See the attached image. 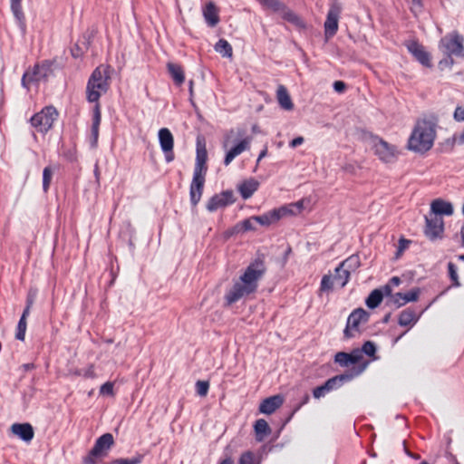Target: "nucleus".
I'll use <instances>...</instances> for the list:
<instances>
[{
	"label": "nucleus",
	"instance_id": "9",
	"mask_svg": "<svg viewBox=\"0 0 464 464\" xmlns=\"http://www.w3.org/2000/svg\"><path fill=\"white\" fill-rule=\"evenodd\" d=\"M51 65L49 61H44L34 64L32 69H28L22 77V86L30 90L32 84L46 80L51 72Z\"/></svg>",
	"mask_w": 464,
	"mask_h": 464
},
{
	"label": "nucleus",
	"instance_id": "33",
	"mask_svg": "<svg viewBox=\"0 0 464 464\" xmlns=\"http://www.w3.org/2000/svg\"><path fill=\"white\" fill-rule=\"evenodd\" d=\"M384 295L383 289H374L366 298V305L371 309L376 308L382 303Z\"/></svg>",
	"mask_w": 464,
	"mask_h": 464
},
{
	"label": "nucleus",
	"instance_id": "54",
	"mask_svg": "<svg viewBox=\"0 0 464 464\" xmlns=\"http://www.w3.org/2000/svg\"><path fill=\"white\" fill-rule=\"evenodd\" d=\"M327 393H328V392L326 391L324 384L321 386H318L313 390V396L315 399H320V398L325 396Z\"/></svg>",
	"mask_w": 464,
	"mask_h": 464
},
{
	"label": "nucleus",
	"instance_id": "23",
	"mask_svg": "<svg viewBox=\"0 0 464 464\" xmlns=\"http://www.w3.org/2000/svg\"><path fill=\"white\" fill-rule=\"evenodd\" d=\"M259 182L254 178L244 180L237 188L242 198L247 199L258 189Z\"/></svg>",
	"mask_w": 464,
	"mask_h": 464
},
{
	"label": "nucleus",
	"instance_id": "52",
	"mask_svg": "<svg viewBox=\"0 0 464 464\" xmlns=\"http://www.w3.org/2000/svg\"><path fill=\"white\" fill-rule=\"evenodd\" d=\"M392 302L398 306H402L407 304L406 298L403 296V293H396L394 295H392Z\"/></svg>",
	"mask_w": 464,
	"mask_h": 464
},
{
	"label": "nucleus",
	"instance_id": "17",
	"mask_svg": "<svg viewBox=\"0 0 464 464\" xmlns=\"http://www.w3.org/2000/svg\"><path fill=\"white\" fill-rule=\"evenodd\" d=\"M102 121L101 105L95 104L92 111V123L91 128L90 143L95 148L99 140V130Z\"/></svg>",
	"mask_w": 464,
	"mask_h": 464
},
{
	"label": "nucleus",
	"instance_id": "37",
	"mask_svg": "<svg viewBox=\"0 0 464 464\" xmlns=\"http://www.w3.org/2000/svg\"><path fill=\"white\" fill-rule=\"evenodd\" d=\"M238 464H260V461L253 451L246 450L240 455Z\"/></svg>",
	"mask_w": 464,
	"mask_h": 464
},
{
	"label": "nucleus",
	"instance_id": "4",
	"mask_svg": "<svg viewBox=\"0 0 464 464\" xmlns=\"http://www.w3.org/2000/svg\"><path fill=\"white\" fill-rule=\"evenodd\" d=\"M246 130L244 129L230 130L224 137L222 147L227 149L229 144L235 143L229 150H227L224 158V165L228 166L237 156L250 149L252 137L245 136Z\"/></svg>",
	"mask_w": 464,
	"mask_h": 464
},
{
	"label": "nucleus",
	"instance_id": "57",
	"mask_svg": "<svg viewBox=\"0 0 464 464\" xmlns=\"http://www.w3.org/2000/svg\"><path fill=\"white\" fill-rule=\"evenodd\" d=\"M144 455L137 453L131 459H127L128 464H140L143 461Z\"/></svg>",
	"mask_w": 464,
	"mask_h": 464
},
{
	"label": "nucleus",
	"instance_id": "43",
	"mask_svg": "<svg viewBox=\"0 0 464 464\" xmlns=\"http://www.w3.org/2000/svg\"><path fill=\"white\" fill-rule=\"evenodd\" d=\"M335 282L334 281V276L329 275H324L321 281L320 290L321 291H329L333 289Z\"/></svg>",
	"mask_w": 464,
	"mask_h": 464
},
{
	"label": "nucleus",
	"instance_id": "32",
	"mask_svg": "<svg viewBox=\"0 0 464 464\" xmlns=\"http://www.w3.org/2000/svg\"><path fill=\"white\" fill-rule=\"evenodd\" d=\"M256 224V219L253 217L244 219L237 223L233 227V233H244L246 231H252L256 229L255 225Z\"/></svg>",
	"mask_w": 464,
	"mask_h": 464
},
{
	"label": "nucleus",
	"instance_id": "5",
	"mask_svg": "<svg viewBox=\"0 0 464 464\" xmlns=\"http://www.w3.org/2000/svg\"><path fill=\"white\" fill-rule=\"evenodd\" d=\"M440 50L447 56L440 62L441 70L450 68L453 64L452 56L464 57V37L458 33H451L440 40Z\"/></svg>",
	"mask_w": 464,
	"mask_h": 464
},
{
	"label": "nucleus",
	"instance_id": "29",
	"mask_svg": "<svg viewBox=\"0 0 464 464\" xmlns=\"http://www.w3.org/2000/svg\"><path fill=\"white\" fill-rule=\"evenodd\" d=\"M256 433V440L257 441H263L264 439L271 433V428L267 421L264 419H258L254 425Z\"/></svg>",
	"mask_w": 464,
	"mask_h": 464
},
{
	"label": "nucleus",
	"instance_id": "30",
	"mask_svg": "<svg viewBox=\"0 0 464 464\" xmlns=\"http://www.w3.org/2000/svg\"><path fill=\"white\" fill-rule=\"evenodd\" d=\"M284 212L283 209H273L261 216H254L256 222L261 226H269L274 222L278 221V214Z\"/></svg>",
	"mask_w": 464,
	"mask_h": 464
},
{
	"label": "nucleus",
	"instance_id": "35",
	"mask_svg": "<svg viewBox=\"0 0 464 464\" xmlns=\"http://www.w3.org/2000/svg\"><path fill=\"white\" fill-rule=\"evenodd\" d=\"M215 50L224 57H231L233 54L232 46L226 39H219L215 45Z\"/></svg>",
	"mask_w": 464,
	"mask_h": 464
},
{
	"label": "nucleus",
	"instance_id": "64",
	"mask_svg": "<svg viewBox=\"0 0 464 464\" xmlns=\"http://www.w3.org/2000/svg\"><path fill=\"white\" fill-rule=\"evenodd\" d=\"M457 142L459 145L464 144V128L462 132L457 137Z\"/></svg>",
	"mask_w": 464,
	"mask_h": 464
},
{
	"label": "nucleus",
	"instance_id": "8",
	"mask_svg": "<svg viewBox=\"0 0 464 464\" xmlns=\"http://www.w3.org/2000/svg\"><path fill=\"white\" fill-rule=\"evenodd\" d=\"M370 314L362 308L353 310L348 316L346 326L343 330V336L346 339L354 338L361 334L362 324L368 323Z\"/></svg>",
	"mask_w": 464,
	"mask_h": 464
},
{
	"label": "nucleus",
	"instance_id": "61",
	"mask_svg": "<svg viewBox=\"0 0 464 464\" xmlns=\"http://www.w3.org/2000/svg\"><path fill=\"white\" fill-rule=\"evenodd\" d=\"M309 400H310L309 395H308L307 393H306V394H304V398H303V400H302L301 403H299V404L295 407V411H297L298 410H300V408H301L303 405L306 404V403L309 401Z\"/></svg>",
	"mask_w": 464,
	"mask_h": 464
},
{
	"label": "nucleus",
	"instance_id": "1",
	"mask_svg": "<svg viewBox=\"0 0 464 464\" xmlns=\"http://www.w3.org/2000/svg\"><path fill=\"white\" fill-rule=\"evenodd\" d=\"M266 273L265 263H250L224 295L226 306H231L242 298L256 293L259 282Z\"/></svg>",
	"mask_w": 464,
	"mask_h": 464
},
{
	"label": "nucleus",
	"instance_id": "47",
	"mask_svg": "<svg viewBox=\"0 0 464 464\" xmlns=\"http://www.w3.org/2000/svg\"><path fill=\"white\" fill-rule=\"evenodd\" d=\"M11 10L17 20L22 21L24 18L21 3H11Z\"/></svg>",
	"mask_w": 464,
	"mask_h": 464
},
{
	"label": "nucleus",
	"instance_id": "25",
	"mask_svg": "<svg viewBox=\"0 0 464 464\" xmlns=\"http://www.w3.org/2000/svg\"><path fill=\"white\" fill-rule=\"evenodd\" d=\"M167 70L175 84L180 86L185 82V73L183 67L179 63H168Z\"/></svg>",
	"mask_w": 464,
	"mask_h": 464
},
{
	"label": "nucleus",
	"instance_id": "38",
	"mask_svg": "<svg viewBox=\"0 0 464 464\" xmlns=\"http://www.w3.org/2000/svg\"><path fill=\"white\" fill-rule=\"evenodd\" d=\"M53 169L51 166H47L43 170V190L46 193L50 188V185L53 179Z\"/></svg>",
	"mask_w": 464,
	"mask_h": 464
},
{
	"label": "nucleus",
	"instance_id": "46",
	"mask_svg": "<svg viewBox=\"0 0 464 464\" xmlns=\"http://www.w3.org/2000/svg\"><path fill=\"white\" fill-rule=\"evenodd\" d=\"M114 383L112 382H106L100 388L101 395L114 396Z\"/></svg>",
	"mask_w": 464,
	"mask_h": 464
},
{
	"label": "nucleus",
	"instance_id": "24",
	"mask_svg": "<svg viewBox=\"0 0 464 464\" xmlns=\"http://www.w3.org/2000/svg\"><path fill=\"white\" fill-rule=\"evenodd\" d=\"M162 151H170L174 148V137L168 128H161L158 133Z\"/></svg>",
	"mask_w": 464,
	"mask_h": 464
},
{
	"label": "nucleus",
	"instance_id": "62",
	"mask_svg": "<svg viewBox=\"0 0 464 464\" xmlns=\"http://www.w3.org/2000/svg\"><path fill=\"white\" fill-rule=\"evenodd\" d=\"M164 154H165V158H166V161L167 162H170L174 160V152H173V150H170V151H163Z\"/></svg>",
	"mask_w": 464,
	"mask_h": 464
},
{
	"label": "nucleus",
	"instance_id": "44",
	"mask_svg": "<svg viewBox=\"0 0 464 464\" xmlns=\"http://www.w3.org/2000/svg\"><path fill=\"white\" fill-rule=\"evenodd\" d=\"M360 351H362V354L365 353L368 356H374L376 353V346L373 342L367 341L362 344V347L360 349Z\"/></svg>",
	"mask_w": 464,
	"mask_h": 464
},
{
	"label": "nucleus",
	"instance_id": "31",
	"mask_svg": "<svg viewBox=\"0 0 464 464\" xmlns=\"http://www.w3.org/2000/svg\"><path fill=\"white\" fill-rule=\"evenodd\" d=\"M344 263H340L339 266L335 268V272L334 276V281L335 282V285H339L340 287H343L349 280L350 273L343 268Z\"/></svg>",
	"mask_w": 464,
	"mask_h": 464
},
{
	"label": "nucleus",
	"instance_id": "13",
	"mask_svg": "<svg viewBox=\"0 0 464 464\" xmlns=\"http://www.w3.org/2000/svg\"><path fill=\"white\" fill-rule=\"evenodd\" d=\"M207 173L193 172L192 181L189 187V198L192 206H197L200 201L206 181Z\"/></svg>",
	"mask_w": 464,
	"mask_h": 464
},
{
	"label": "nucleus",
	"instance_id": "27",
	"mask_svg": "<svg viewBox=\"0 0 464 464\" xmlns=\"http://www.w3.org/2000/svg\"><path fill=\"white\" fill-rule=\"evenodd\" d=\"M430 216H425L426 226L424 228V234L430 240L435 239V221L432 218V215L435 214V199L431 200L430 203Z\"/></svg>",
	"mask_w": 464,
	"mask_h": 464
},
{
	"label": "nucleus",
	"instance_id": "36",
	"mask_svg": "<svg viewBox=\"0 0 464 464\" xmlns=\"http://www.w3.org/2000/svg\"><path fill=\"white\" fill-rule=\"evenodd\" d=\"M453 213L454 208L450 202L437 198V215L451 216Z\"/></svg>",
	"mask_w": 464,
	"mask_h": 464
},
{
	"label": "nucleus",
	"instance_id": "51",
	"mask_svg": "<svg viewBox=\"0 0 464 464\" xmlns=\"http://www.w3.org/2000/svg\"><path fill=\"white\" fill-rule=\"evenodd\" d=\"M456 144H458L457 137L452 136V137L447 139L446 140H444L443 142H441L440 146L442 149H445V150H452Z\"/></svg>",
	"mask_w": 464,
	"mask_h": 464
},
{
	"label": "nucleus",
	"instance_id": "12",
	"mask_svg": "<svg viewBox=\"0 0 464 464\" xmlns=\"http://www.w3.org/2000/svg\"><path fill=\"white\" fill-rule=\"evenodd\" d=\"M262 6L281 13L283 19L294 24H299L300 18L279 0H256Z\"/></svg>",
	"mask_w": 464,
	"mask_h": 464
},
{
	"label": "nucleus",
	"instance_id": "63",
	"mask_svg": "<svg viewBox=\"0 0 464 464\" xmlns=\"http://www.w3.org/2000/svg\"><path fill=\"white\" fill-rule=\"evenodd\" d=\"M444 231V224L442 221L439 222V220L437 219V237H439V235L440 233H443Z\"/></svg>",
	"mask_w": 464,
	"mask_h": 464
},
{
	"label": "nucleus",
	"instance_id": "7",
	"mask_svg": "<svg viewBox=\"0 0 464 464\" xmlns=\"http://www.w3.org/2000/svg\"><path fill=\"white\" fill-rule=\"evenodd\" d=\"M58 116L59 113L55 107L45 106L31 117L30 123L37 132L45 134L53 128Z\"/></svg>",
	"mask_w": 464,
	"mask_h": 464
},
{
	"label": "nucleus",
	"instance_id": "56",
	"mask_svg": "<svg viewBox=\"0 0 464 464\" xmlns=\"http://www.w3.org/2000/svg\"><path fill=\"white\" fill-rule=\"evenodd\" d=\"M333 86L334 90L339 93H342L346 90V83L343 81H335Z\"/></svg>",
	"mask_w": 464,
	"mask_h": 464
},
{
	"label": "nucleus",
	"instance_id": "45",
	"mask_svg": "<svg viewBox=\"0 0 464 464\" xmlns=\"http://www.w3.org/2000/svg\"><path fill=\"white\" fill-rule=\"evenodd\" d=\"M75 374L82 375L85 379H95L97 377L94 364L88 365L82 372L81 371H77Z\"/></svg>",
	"mask_w": 464,
	"mask_h": 464
},
{
	"label": "nucleus",
	"instance_id": "10",
	"mask_svg": "<svg viewBox=\"0 0 464 464\" xmlns=\"http://www.w3.org/2000/svg\"><path fill=\"white\" fill-rule=\"evenodd\" d=\"M342 13V5L337 0L330 4L324 22V34L327 39L334 36L338 31V23Z\"/></svg>",
	"mask_w": 464,
	"mask_h": 464
},
{
	"label": "nucleus",
	"instance_id": "20",
	"mask_svg": "<svg viewBox=\"0 0 464 464\" xmlns=\"http://www.w3.org/2000/svg\"><path fill=\"white\" fill-rule=\"evenodd\" d=\"M11 431L25 442H29L34 436V428L30 423H14Z\"/></svg>",
	"mask_w": 464,
	"mask_h": 464
},
{
	"label": "nucleus",
	"instance_id": "22",
	"mask_svg": "<svg viewBox=\"0 0 464 464\" xmlns=\"http://www.w3.org/2000/svg\"><path fill=\"white\" fill-rule=\"evenodd\" d=\"M219 11L213 2H208L203 8V16L210 27H215L220 21Z\"/></svg>",
	"mask_w": 464,
	"mask_h": 464
},
{
	"label": "nucleus",
	"instance_id": "48",
	"mask_svg": "<svg viewBox=\"0 0 464 464\" xmlns=\"http://www.w3.org/2000/svg\"><path fill=\"white\" fill-rule=\"evenodd\" d=\"M453 119L458 122L464 121V104L458 105L453 112Z\"/></svg>",
	"mask_w": 464,
	"mask_h": 464
},
{
	"label": "nucleus",
	"instance_id": "2",
	"mask_svg": "<svg viewBox=\"0 0 464 464\" xmlns=\"http://www.w3.org/2000/svg\"><path fill=\"white\" fill-rule=\"evenodd\" d=\"M435 137V121L422 119L417 121L408 140V149L416 152H425L431 149Z\"/></svg>",
	"mask_w": 464,
	"mask_h": 464
},
{
	"label": "nucleus",
	"instance_id": "59",
	"mask_svg": "<svg viewBox=\"0 0 464 464\" xmlns=\"http://www.w3.org/2000/svg\"><path fill=\"white\" fill-rule=\"evenodd\" d=\"M292 207L295 208V209L297 212V214L301 213V211L304 208V199L298 200L295 203H292Z\"/></svg>",
	"mask_w": 464,
	"mask_h": 464
},
{
	"label": "nucleus",
	"instance_id": "49",
	"mask_svg": "<svg viewBox=\"0 0 464 464\" xmlns=\"http://www.w3.org/2000/svg\"><path fill=\"white\" fill-rule=\"evenodd\" d=\"M449 274L452 281V285L455 286H459V283L458 281L457 269L453 263H449Z\"/></svg>",
	"mask_w": 464,
	"mask_h": 464
},
{
	"label": "nucleus",
	"instance_id": "3",
	"mask_svg": "<svg viewBox=\"0 0 464 464\" xmlns=\"http://www.w3.org/2000/svg\"><path fill=\"white\" fill-rule=\"evenodd\" d=\"M111 85L109 67L100 65L92 72L86 86V99L89 102L100 104L101 96L106 93Z\"/></svg>",
	"mask_w": 464,
	"mask_h": 464
},
{
	"label": "nucleus",
	"instance_id": "19",
	"mask_svg": "<svg viewBox=\"0 0 464 464\" xmlns=\"http://www.w3.org/2000/svg\"><path fill=\"white\" fill-rule=\"evenodd\" d=\"M284 403V399L281 395L270 396L262 401L259 405V411L265 414H272Z\"/></svg>",
	"mask_w": 464,
	"mask_h": 464
},
{
	"label": "nucleus",
	"instance_id": "39",
	"mask_svg": "<svg viewBox=\"0 0 464 464\" xmlns=\"http://www.w3.org/2000/svg\"><path fill=\"white\" fill-rule=\"evenodd\" d=\"M413 244L412 240L406 239L404 237H401L398 241L397 250L395 252V257L401 258L405 250H407L411 245Z\"/></svg>",
	"mask_w": 464,
	"mask_h": 464
},
{
	"label": "nucleus",
	"instance_id": "11",
	"mask_svg": "<svg viewBox=\"0 0 464 464\" xmlns=\"http://www.w3.org/2000/svg\"><path fill=\"white\" fill-rule=\"evenodd\" d=\"M372 150L379 160L383 162H392L397 157L395 147L378 136L372 138Z\"/></svg>",
	"mask_w": 464,
	"mask_h": 464
},
{
	"label": "nucleus",
	"instance_id": "60",
	"mask_svg": "<svg viewBox=\"0 0 464 464\" xmlns=\"http://www.w3.org/2000/svg\"><path fill=\"white\" fill-rule=\"evenodd\" d=\"M267 151L268 150L266 146L260 151L256 160V167H258L260 160L267 155Z\"/></svg>",
	"mask_w": 464,
	"mask_h": 464
},
{
	"label": "nucleus",
	"instance_id": "42",
	"mask_svg": "<svg viewBox=\"0 0 464 464\" xmlns=\"http://www.w3.org/2000/svg\"><path fill=\"white\" fill-rule=\"evenodd\" d=\"M209 389V382L208 381H198L196 382V392L200 397L207 396Z\"/></svg>",
	"mask_w": 464,
	"mask_h": 464
},
{
	"label": "nucleus",
	"instance_id": "21",
	"mask_svg": "<svg viewBox=\"0 0 464 464\" xmlns=\"http://www.w3.org/2000/svg\"><path fill=\"white\" fill-rule=\"evenodd\" d=\"M208 151L205 144H197L196 162L193 172L207 173Z\"/></svg>",
	"mask_w": 464,
	"mask_h": 464
},
{
	"label": "nucleus",
	"instance_id": "15",
	"mask_svg": "<svg viewBox=\"0 0 464 464\" xmlns=\"http://www.w3.org/2000/svg\"><path fill=\"white\" fill-rule=\"evenodd\" d=\"M366 367V363H364L360 369L353 372L343 373L340 375L334 376L328 379L324 383V387L328 392L333 390L340 388L343 382L351 381L353 377L361 374Z\"/></svg>",
	"mask_w": 464,
	"mask_h": 464
},
{
	"label": "nucleus",
	"instance_id": "50",
	"mask_svg": "<svg viewBox=\"0 0 464 464\" xmlns=\"http://www.w3.org/2000/svg\"><path fill=\"white\" fill-rule=\"evenodd\" d=\"M278 209H283L284 212H280L278 214V220L283 218V217H285L287 215H296L297 212L295 211V208L292 207V204H289L287 206H283L281 208H279Z\"/></svg>",
	"mask_w": 464,
	"mask_h": 464
},
{
	"label": "nucleus",
	"instance_id": "41",
	"mask_svg": "<svg viewBox=\"0 0 464 464\" xmlns=\"http://www.w3.org/2000/svg\"><path fill=\"white\" fill-rule=\"evenodd\" d=\"M401 280L399 276H393L390 279L388 284H386L382 289L385 295H392V287L398 286L401 284Z\"/></svg>",
	"mask_w": 464,
	"mask_h": 464
},
{
	"label": "nucleus",
	"instance_id": "14",
	"mask_svg": "<svg viewBox=\"0 0 464 464\" xmlns=\"http://www.w3.org/2000/svg\"><path fill=\"white\" fill-rule=\"evenodd\" d=\"M234 202L235 198L233 191L225 190L219 194H215L214 196H212L208 199L206 208L209 212H214L220 208H224L233 204Z\"/></svg>",
	"mask_w": 464,
	"mask_h": 464
},
{
	"label": "nucleus",
	"instance_id": "16",
	"mask_svg": "<svg viewBox=\"0 0 464 464\" xmlns=\"http://www.w3.org/2000/svg\"><path fill=\"white\" fill-rule=\"evenodd\" d=\"M362 359L363 355H362L360 349H354L351 353L338 352L334 355V362L342 367L360 363Z\"/></svg>",
	"mask_w": 464,
	"mask_h": 464
},
{
	"label": "nucleus",
	"instance_id": "6",
	"mask_svg": "<svg viewBox=\"0 0 464 464\" xmlns=\"http://www.w3.org/2000/svg\"><path fill=\"white\" fill-rule=\"evenodd\" d=\"M114 444L112 434L104 433L100 436L87 456L83 458L84 464H98L108 456L109 450Z\"/></svg>",
	"mask_w": 464,
	"mask_h": 464
},
{
	"label": "nucleus",
	"instance_id": "34",
	"mask_svg": "<svg viewBox=\"0 0 464 464\" xmlns=\"http://www.w3.org/2000/svg\"><path fill=\"white\" fill-rule=\"evenodd\" d=\"M28 315H29L28 309H24L22 314V316L18 322V324H17V329H16V333H15V338L17 340H20V341L24 340L25 332H26V328H27L26 320H27Z\"/></svg>",
	"mask_w": 464,
	"mask_h": 464
},
{
	"label": "nucleus",
	"instance_id": "53",
	"mask_svg": "<svg viewBox=\"0 0 464 464\" xmlns=\"http://www.w3.org/2000/svg\"><path fill=\"white\" fill-rule=\"evenodd\" d=\"M420 290L418 288L412 289L408 293H403V296L406 298L407 303L416 301L419 297Z\"/></svg>",
	"mask_w": 464,
	"mask_h": 464
},
{
	"label": "nucleus",
	"instance_id": "40",
	"mask_svg": "<svg viewBox=\"0 0 464 464\" xmlns=\"http://www.w3.org/2000/svg\"><path fill=\"white\" fill-rule=\"evenodd\" d=\"M82 45L81 46L79 43H76L71 49V54L73 58H81L86 53L89 48L88 42H82Z\"/></svg>",
	"mask_w": 464,
	"mask_h": 464
},
{
	"label": "nucleus",
	"instance_id": "26",
	"mask_svg": "<svg viewBox=\"0 0 464 464\" xmlns=\"http://www.w3.org/2000/svg\"><path fill=\"white\" fill-rule=\"evenodd\" d=\"M418 314L412 308H406L401 312L398 319V324L401 326H413L418 321Z\"/></svg>",
	"mask_w": 464,
	"mask_h": 464
},
{
	"label": "nucleus",
	"instance_id": "28",
	"mask_svg": "<svg viewBox=\"0 0 464 464\" xmlns=\"http://www.w3.org/2000/svg\"><path fill=\"white\" fill-rule=\"evenodd\" d=\"M276 98L280 106L285 110H292L294 103L288 93L287 89L284 85H279L276 91Z\"/></svg>",
	"mask_w": 464,
	"mask_h": 464
},
{
	"label": "nucleus",
	"instance_id": "55",
	"mask_svg": "<svg viewBox=\"0 0 464 464\" xmlns=\"http://www.w3.org/2000/svg\"><path fill=\"white\" fill-rule=\"evenodd\" d=\"M36 296V291L30 290L27 298H26V306L24 309H28V314H30L31 307L34 304V299Z\"/></svg>",
	"mask_w": 464,
	"mask_h": 464
},
{
	"label": "nucleus",
	"instance_id": "18",
	"mask_svg": "<svg viewBox=\"0 0 464 464\" xmlns=\"http://www.w3.org/2000/svg\"><path fill=\"white\" fill-rule=\"evenodd\" d=\"M409 52L418 60L422 65L430 67V56L425 51L424 47L418 42L411 41L407 44Z\"/></svg>",
	"mask_w": 464,
	"mask_h": 464
},
{
	"label": "nucleus",
	"instance_id": "58",
	"mask_svg": "<svg viewBox=\"0 0 464 464\" xmlns=\"http://www.w3.org/2000/svg\"><path fill=\"white\" fill-rule=\"evenodd\" d=\"M304 140V138L299 136V137H296L294 140H292L291 142L289 143V145L292 148H296L297 146H300L301 144H303Z\"/></svg>",
	"mask_w": 464,
	"mask_h": 464
}]
</instances>
